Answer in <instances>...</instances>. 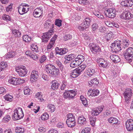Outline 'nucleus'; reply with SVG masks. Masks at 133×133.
<instances>
[{
    "label": "nucleus",
    "mask_w": 133,
    "mask_h": 133,
    "mask_svg": "<svg viewBox=\"0 0 133 133\" xmlns=\"http://www.w3.org/2000/svg\"><path fill=\"white\" fill-rule=\"evenodd\" d=\"M45 70L47 73L51 76L56 77L59 73V70L56 68L55 66L51 64H48L45 66Z\"/></svg>",
    "instance_id": "f257e3e1"
},
{
    "label": "nucleus",
    "mask_w": 133,
    "mask_h": 133,
    "mask_svg": "<svg viewBox=\"0 0 133 133\" xmlns=\"http://www.w3.org/2000/svg\"><path fill=\"white\" fill-rule=\"evenodd\" d=\"M66 122L68 127L72 128L76 124L75 117L72 114H69L67 115Z\"/></svg>",
    "instance_id": "f03ea898"
},
{
    "label": "nucleus",
    "mask_w": 133,
    "mask_h": 133,
    "mask_svg": "<svg viewBox=\"0 0 133 133\" xmlns=\"http://www.w3.org/2000/svg\"><path fill=\"white\" fill-rule=\"evenodd\" d=\"M24 116V113L22 108L17 107L14 110L12 117L14 119L17 120L22 118Z\"/></svg>",
    "instance_id": "7ed1b4c3"
},
{
    "label": "nucleus",
    "mask_w": 133,
    "mask_h": 133,
    "mask_svg": "<svg viewBox=\"0 0 133 133\" xmlns=\"http://www.w3.org/2000/svg\"><path fill=\"white\" fill-rule=\"evenodd\" d=\"M16 71L18 75L21 77H24L27 74L28 70L25 66L19 65L16 67Z\"/></svg>",
    "instance_id": "20e7f679"
},
{
    "label": "nucleus",
    "mask_w": 133,
    "mask_h": 133,
    "mask_svg": "<svg viewBox=\"0 0 133 133\" xmlns=\"http://www.w3.org/2000/svg\"><path fill=\"white\" fill-rule=\"evenodd\" d=\"M29 6L28 5H22L18 7V12L21 15H23L29 10Z\"/></svg>",
    "instance_id": "39448f33"
},
{
    "label": "nucleus",
    "mask_w": 133,
    "mask_h": 133,
    "mask_svg": "<svg viewBox=\"0 0 133 133\" xmlns=\"http://www.w3.org/2000/svg\"><path fill=\"white\" fill-rule=\"evenodd\" d=\"M105 12L106 16L110 18H114L116 15V11L114 8L108 9L105 11Z\"/></svg>",
    "instance_id": "423d86ee"
},
{
    "label": "nucleus",
    "mask_w": 133,
    "mask_h": 133,
    "mask_svg": "<svg viewBox=\"0 0 133 133\" xmlns=\"http://www.w3.org/2000/svg\"><path fill=\"white\" fill-rule=\"evenodd\" d=\"M132 89L130 88H127L124 92V95L125 102L128 103L132 96Z\"/></svg>",
    "instance_id": "0eeeda50"
},
{
    "label": "nucleus",
    "mask_w": 133,
    "mask_h": 133,
    "mask_svg": "<svg viewBox=\"0 0 133 133\" xmlns=\"http://www.w3.org/2000/svg\"><path fill=\"white\" fill-rule=\"evenodd\" d=\"M76 94V91L75 90H68L64 93V97L66 98H73Z\"/></svg>",
    "instance_id": "6e6552de"
},
{
    "label": "nucleus",
    "mask_w": 133,
    "mask_h": 133,
    "mask_svg": "<svg viewBox=\"0 0 133 133\" xmlns=\"http://www.w3.org/2000/svg\"><path fill=\"white\" fill-rule=\"evenodd\" d=\"M121 42L120 41H115L111 44V47L115 50V51H117L121 50Z\"/></svg>",
    "instance_id": "1a4fd4ad"
},
{
    "label": "nucleus",
    "mask_w": 133,
    "mask_h": 133,
    "mask_svg": "<svg viewBox=\"0 0 133 133\" xmlns=\"http://www.w3.org/2000/svg\"><path fill=\"white\" fill-rule=\"evenodd\" d=\"M90 49L92 52L96 53L101 52V49L98 45L93 43H90L89 44Z\"/></svg>",
    "instance_id": "9d476101"
},
{
    "label": "nucleus",
    "mask_w": 133,
    "mask_h": 133,
    "mask_svg": "<svg viewBox=\"0 0 133 133\" xmlns=\"http://www.w3.org/2000/svg\"><path fill=\"white\" fill-rule=\"evenodd\" d=\"M123 55L125 58L128 59L130 57L133 56V48L129 47L123 53Z\"/></svg>",
    "instance_id": "9b49d317"
},
{
    "label": "nucleus",
    "mask_w": 133,
    "mask_h": 133,
    "mask_svg": "<svg viewBox=\"0 0 133 133\" xmlns=\"http://www.w3.org/2000/svg\"><path fill=\"white\" fill-rule=\"evenodd\" d=\"M126 127L128 131L133 130V120L131 119L128 120L125 123Z\"/></svg>",
    "instance_id": "f8f14e48"
},
{
    "label": "nucleus",
    "mask_w": 133,
    "mask_h": 133,
    "mask_svg": "<svg viewBox=\"0 0 133 133\" xmlns=\"http://www.w3.org/2000/svg\"><path fill=\"white\" fill-rule=\"evenodd\" d=\"M97 62L99 63V66L100 67L106 68L108 66V63L106 61L102 58H99L97 60Z\"/></svg>",
    "instance_id": "ddd939ff"
},
{
    "label": "nucleus",
    "mask_w": 133,
    "mask_h": 133,
    "mask_svg": "<svg viewBox=\"0 0 133 133\" xmlns=\"http://www.w3.org/2000/svg\"><path fill=\"white\" fill-rule=\"evenodd\" d=\"M132 17V14L128 11H125L122 14L120 17L124 19H129Z\"/></svg>",
    "instance_id": "4468645a"
},
{
    "label": "nucleus",
    "mask_w": 133,
    "mask_h": 133,
    "mask_svg": "<svg viewBox=\"0 0 133 133\" xmlns=\"http://www.w3.org/2000/svg\"><path fill=\"white\" fill-rule=\"evenodd\" d=\"M38 77V71L33 70L30 75V81L33 82H34L37 79Z\"/></svg>",
    "instance_id": "2eb2a0df"
},
{
    "label": "nucleus",
    "mask_w": 133,
    "mask_h": 133,
    "mask_svg": "<svg viewBox=\"0 0 133 133\" xmlns=\"http://www.w3.org/2000/svg\"><path fill=\"white\" fill-rule=\"evenodd\" d=\"M43 11L42 9L36 8L34 11L33 15L35 17H40L42 15Z\"/></svg>",
    "instance_id": "dca6fc26"
},
{
    "label": "nucleus",
    "mask_w": 133,
    "mask_h": 133,
    "mask_svg": "<svg viewBox=\"0 0 133 133\" xmlns=\"http://www.w3.org/2000/svg\"><path fill=\"white\" fill-rule=\"evenodd\" d=\"M57 36L55 35L54 36L51 38L49 43L47 46V50H50L54 45L55 41L57 38Z\"/></svg>",
    "instance_id": "f3484780"
},
{
    "label": "nucleus",
    "mask_w": 133,
    "mask_h": 133,
    "mask_svg": "<svg viewBox=\"0 0 133 133\" xmlns=\"http://www.w3.org/2000/svg\"><path fill=\"white\" fill-rule=\"evenodd\" d=\"M56 54L63 55L66 53L68 51V50L65 48L59 49L58 47L56 48Z\"/></svg>",
    "instance_id": "a211bd4d"
},
{
    "label": "nucleus",
    "mask_w": 133,
    "mask_h": 133,
    "mask_svg": "<svg viewBox=\"0 0 133 133\" xmlns=\"http://www.w3.org/2000/svg\"><path fill=\"white\" fill-rule=\"evenodd\" d=\"M121 4L125 7H130L133 5V1L131 0H126L121 2Z\"/></svg>",
    "instance_id": "6ab92c4d"
},
{
    "label": "nucleus",
    "mask_w": 133,
    "mask_h": 133,
    "mask_svg": "<svg viewBox=\"0 0 133 133\" xmlns=\"http://www.w3.org/2000/svg\"><path fill=\"white\" fill-rule=\"evenodd\" d=\"M86 72L88 76L91 77L95 74V71L93 68L89 67L86 69Z\"/></svg>",
    "instance_id": "aec40b11"
},
{
    "label": "nucleus",
    "mask_w": 133,
    "mask_h": 133,
    "mask_svg": "<svg viewBox=\"0 0 133 133\" xmlns=\"http://www.w3.org/2000/svg\"><path fill=\"white\" fill-rule=\"evenodd\" d=\"M110 58L112 61L115 63L121 61L119 57L116 55H111L110 56Z\"/></svg>",
    "instance_id": "412c9836"
},
{
    "label": "nucleus",
    "mask_w": 133,
    "mask_h": 133,
    "mask_svg": "<svg viewBox=\"0 0 133 133\" xmlns=\"http://www.w3.org/2000/svg\"><path fill=\"white\" fill-rule=\"evenodd\" d=\"M86 119L84 116L81 115L78 117V124L83 125L86 123Z\"/></svg>",
    "instance_id": "4be33fe9"
},
{
    "label": "nucleus",
    "mask_w": 133,
    "mask_h": 133,
    "mask_svg": "<svg viewBox=\"0 0 133 133\" xmlns=\"http://www.w3.org/2000/svg\"><path fill=\"white\" fill-rule=\"evenodd\" d=\"M107 120L109 123H112V124H118V121L116 118L111 117L108 118Z\"/></svg>",
    "instance_id": "5701e85b"
},
{
    "label": "nucleus",
    "mask_w": 133,
    "mask_h": 133,
    "mask_svg": "<svg viewBox=\"0 0 133 133\" xmlns=\"http://www.w3.org/2000/svg\"><path fill=\"white\" fill-rule=\"evenodd\" d=\"M81 73L77 68L74 70L71 74V76L73 78L77 77Z\"/></svg>",
    "instance_id": "b1692460"
},
{
    "label": "nucleus",
    "mask_w": 133,
    "mask_h": 133,
    "mask_svg": "<svg viewBox=\"0 0 133 133\" xmlns=\"http://www.w3.org/2000/svg\"><path fill=\"white\" fill-rule=\"evenodd\" d=\"M52 85L51 86V88L54 90H55L57 89L59 86V84L57 81L56 80L52 81L51 82Z\"/></svg>",
    "instance_id": "393cba45"
},
{
    "label": "nucleus",
    "mask_w": 133,
    "mask_h": 133,
    "mask_svg": "<svg viewBox=\"0 0 133 133\" xmlns=\"http://www.w3.org/2000/svg\"><path fill=\"white\" fill-rule=\"evenodd\" d=\"M4 98L7 101L11 102L13 100V97L12 95L7 94L4 96Z\"/></svg>",
    "instance_id": "a878e982"
},
{
    "label": "nucleus",
    "mask_w": 133,
    "mask_h": 133,
    "mask_svg": "<svg viewBox=\"0 0 133 133\" xmlns=\"http://www.w3.org/2000/svg\"><path fill=\"white\" fill-rule=\"evenodd\" d=\"M84 57L83 56L81 55H78L75 59L78 63H79V64H80L84 61Z\"/></svg>",
    "instance_id": "bb28decb"
},
{
    "label": "nucleus",
    "mask_w": 133,
    "mask_h": 133,
    "mask_svg": "<svg viewBox=\"0 0 133 133\" xmlns=\"http://www.w3.org/2000/svg\"><path fill=\"white\" fill-rule=\"evenodd\" d=\"M48 111L51 113L55 111V107L54 105L51 104H49L47 106Z\"/></svg>",
    "instance_id": "cd10ccee"
},
{
    "label": "nucleus",
    "mask_w": 133,
    "mask_h": 133,
    "mask_svg": "<svg viewBox=\"0 0 133 133\" xmlns=\"http://www.w3.org/2000/svg\"><path fill=\"white\" fill-rule=\"evenodd\" d=\"M8 66V65L6 62L3 61L1 62L0 64V72L5 70Z\"/></svg>",
    "instance_id": "c85d7f7f"
},
{
    "label": "nucleus",
    "mask_w": 133,
    "mask_h": 133,
    "mask_svg": "<svg viewBox=\"0 0 133 133\" xmlns=\"http://www.w3.org/2000/svg\"><path fill=\"white\" fill-rule=\"evenodd\" d=\"M99 83L98 81L96 78H95L91 80L90 83H89V87H91L92 84L97 85Z\"/></svg>",
    "instance_id": "c756f323"
},
{
    "label": "nucleus",
    "mask_w": 133,
    "mask_h": 133,
    "mask_svg": "<svg viewBox=\"0 0 133 133\" xmlns=\"http://www.w3.org/2000/svg\"><path fill=\"white\" fill-rule=\"evenodd\" d=\"M12 32L15 37H20L21 36V33L18 30L16 29L12 30Z\"/></svg>",
    "instance_id": "7c9ffc66"
},
{
    "label": "nucleus",
    "mask_w": 133,
    "mask_h": 133,
    "mask_svg": "<svg viewBox=\"0 0 133 133\" xmlns=\"http://www.w3.org/2000/svg\"><path fill=\"white\" fill-rule=\"evenodd\" d=\"M23 40L25 42L29 43L31 42V38L28 35H26L23 36Z\"/></svg>",
    "instance_id": "2f4dec72"
},
{
    "label": "nucleus",
    "mask_w": 133,
    "mask_h": 133,
    "mask_svg": "<svg viewBox=\"0 0 133 133\" xmlns=\"http://www.w3.org/2000/svg\"><path fill=\"white\" fill-rule=\"evenodd\" d=\"M30 48L31 50L33 51L37 52L38 51V47L36 43L31 44Z\"/></svg>",
    "instance_id": "473e14b6"
},
{
    "label": "nucleus",
    "mask_w": 133,
    "mask_h": 133,
    "mask_svg": "<svg viewBox=\"0 0 133 133\" xmlns=\"http://www.w3.org/2000/svg\"><path fill=\"white\" fill-rule=\"evenodd\" d=\"M50 37V36H48L46 33H45L43 34V35L42 36V40L43 42H47Z\"/></svg>",
    "instance_id": "72a5a7b5"
},
{
    "label": "nucleus",
    "mask_w": 133,
    "mask_h": 133,
    "mask_svg": "<svg viewBox=\"0 0 133 133\" xmlns=\"http://www.w3.org/2000/svg\"><path fill=\"white\" fill-rule=\"evenodd\" d=\"M79 65H80L79 63H78L75 59L70 63V66L71 68H75Z\"/></svg>",
    "instance_id": "f704fd0d"
},
{
    "label": "nucleus",
    "mask_w": 133,
    "mask_h": 133,
    "mask_svg": "<svg viewBox=\"0 0 133 133\" xmlns=\"http://www.w3.org/2000/svg\"><path fill=\"white\" fill-rule=\"evenodd\" d=\"M81 99L82 102V104L85 107L88 105L87 100L86 98L84 97L83 96H81L80 97Z\"/></svg>",
    "instance_id": "c9c22d12"
},
{
    "label": "nucleus",
    "mask_w": 133,
    "mask_h": 133,
    "mask_svg": "<svg viewBox=\"0 0 133 133\" xmlns=\"http://www.w3.org/2000/svg\"><path fill=\"white\" fill-rule=\"evenodd\" d=\"M15 131L19 133H23L24 132V130L23 128L18 127L16 128Z\"/></svg>",
    "instance_id": "e433bc0d"
},
{
    "label": "nucleus",
    "mask_w": 133,
    "mask_h": 133,
    "mask_svg": "<svg viewBox=\"0 0 133 133\" xmlns=\"http://www.w3.org/2000/svg\"><path fill=\"white\" fill-rule=\"evenodd\" d=\"M51 23V22L50 20H47L45 21L44 24V28L46 29H48Z\"/></svg>",
    "instance_id": "4c0bfd02"
},
{
    "label": "nucleus",
    "mask_w": 133,
    "mask_h": 133,
    "mask_svg": "<svg viewBox=\"0 0 133 133\" xmlns=\"http://www.w3.org/2000/svg\"><path fill=\"white\" fill-rule=\"evenodd\" d=\"M41 117L42 120L45 121L48 119L49 115L46 112H45L41 116Z\"/></svg>",
    "instance_id": "58836bf2"
},
{
    "label": "nucleus",
    "mask_w": 133,
    "mask_h": 133,
    "mask_svg": "<svg viewBox=\"0 0 133 133\" xmlns=\"http://www.w3.org/2000/svg\"><path fill=\"white\" fill-rule=\"evenodd\" d=\"M16 79L15 77L11 78L9 80L8 82L9 83L13 84L14 85H16Z\"/></svg>",
    "instance_id": "ea45409f"
},
{
    "label": "nucleus",
    "mask_w": 133,
    "mask_h": 133,
    "mask_svg": "<svg viewBox=\"0 0 133 133\" xmlns=\"http://www.w3.org/2000/svg\"><path fill=\"white\" fill-rule=\"evenodd\" d=\"M91 114L92 116H96L98 115L100 113L97 110V109H93L91 112Z\"/></svg>",
    "instance_id": "a19ab883"
},
{
    "label": "nucleus",
    "mask_w": 133,
    "mask_h": 133,
    "mask_svg": "<svg viewBox=\"0 0 133 133\" xmlns=\"http://www.w3.org/2000/svg\"><path fill=\"white\" fill-rule=\"evenodd\" d=\"M86 66L87 65H86L82 64L77 68V69L81 74V72L85 69Z\"/></svg>",
    "instance_id": "79ce46f5"
},
{
    "label": "nucleus",
    "mask_w": 133,
    "mask_h": 133,
    "mask_svg": "<svg viewBox=\"0 0 133 133\" xmlns=\"http://www.w3.org/2000/svg\"><path fill=\"white\" fill-rule=\"evenodd\" d=\"M91 124L92 126H94L96 120L97 118L94 117H91L90 118Z\"/></svg>",
    "instance_id": "37998d69"
},
{
    "label": "nucleus",
    "mask_w": 133,
    "mask_h": 133,
    "mask_svg": "<svg viewBox=\"0 0 133 133\" xmlns=\"http://www.w3.org/2000/svg\"><path fill=\"white\" fill-rule=\"evenodd\" d=\"M15 52L11 51L6 55V57L7 58L12 57L15 56Z\"/></svg>",
    "instance_id": "c03bdc74"
},
{
    "label": "nucleus",
    "mask_w": 133,
    "mask_h": 133,
    "mask_svg": "<svg viewBox=\"0 0 133 133\" xmlns=\"http://www.w3.org/2000/svg\"><path fill=\"white\" fill-rule=\"evenodd\" d=\"M113 34L112 32H110L107 34L105 36V38L107 41L110 40L112 37Z\"/></svg>",
    "instance_id": "a18cd8bd"
},
{
    "label": "nucleus",
    "mask_w": 133,
    "mask_h": 133,
    "mask_svg": "<svg viewBox=\"0 0 133 133\" xmlns=\"http://www.w3.org/2000/svg\"><path fill=\"white\" fill-rule=\"evenodd\" d=\"M91 26L93 32H95V31H96L98 28V25L96 23H94Z\"/></svg>",
    "instance_id": "49530a36"
},
{
    "label": "nucleus",
    "mask_w": 133,
    "mask_h": 133,
    "mask_svg": "<svg viewBox=\"0 0 133 133\" xmlns=\"http://www.w3.org/2000/svg\"><path fill=\"white\" fill-rule=\"evenodd\" d=\"M11 119V117L9 115H7L5 116L3 119V121L4 122H8Z\"/></svg>",
    "instance_id": "de8ad7c7"
},
{
    "label": "nucleus",
    "mask_w": 133,
    "mask_h": 133,
    "mask_svg": "<svg viewBox=\"0 0 133 133\" xmlns=\"http://www.w3.org/2000/svg\"><path fill=\"white\" fill-rule=\"evenodd\" d=\"M74 56L73 55L70 54L67 56H65V58L67 61H69L72 60L74 58Z\"/></svg>",
    "instance_id": "09e8293b"
},
{
    "label": "nucleus",
    "mask_w": 133,
    "mask_h": 133,
    "mask_svg": "<svg viewBox=\"0 0 133 133\" xmlns=\"http://www.w3.org/2000/svg\"><path fill=\"white\" fill-rule=\"evenodd\" d=\"M92 97L97 96L99 93V91L97 90H92Z\"/></svg>",
    "instance_id": "8fccbe9b"
},
{
    "label": "nucleus",
    "mask_w": 133,
    "mask_h": 133,
    "mask_svg": "<svg viewBox=\"0 0 133 133\" xmlns=\"http://www.w3.org/2000/svg\"><path fill=\"white\" fill-rule=\"evenodd\" d=\"M79 3L84 5H87L88 4V1L86 0H79Z\"/></svg>",
    "instance_id": "3c124183"
},
{
    "label": "nucleus",
    "mask_w": 133,
    "mask_h": 133,
    "mask_svg": "<svg viewBox=\"0 0 133 133\" xmlns=\"http://www.w3.org/2000/svg\"><path fill=\"white\" fill-rule=\"evenodd\" d=\"M94 15L99 18L103 19L104 18L103 16L101 15L99 12L95 11L94 12Z\"/></svg>",
    "instance_id": "603ef678"
},
{
    "label": "nucleus",
    "mask_w": 133,
    "mask_h": 133,
    "mask_svg": "<svg viewBox=\"0 0 133 133\" xmlns=\"http://www.w3.org/2000/svg\"><path fill=\"white\" fill-rule=\"evenodd\" d=\"M66 85L67 82L65 81H63L62 84H61V90H64L66 88Z\"/></svg>",
    "instance_id": "864d4df0"
},
{
    "label": "nucleus",
    "mask_w": 133,
    "mask_h": 133,
    "mask_svg": "<svg viewBox=\"0 0 133 133\" xmlns=\"http://www.w3.org/2000/svg\"><path fill=\"white\" fill-rule=\"evenodd\" d=\"M3 19L4 20H6L7 21H10L11 20L10 17L8 15L5 14L4 15L2 16Z\"/></svg>",
    "instance_id": "5fc2aeb1"
},
{
    "label": "nucleus",
    "mask_w": 133,
    "mask_h": 133,
    "mask_svg": "<svg viewBox=\"0 0 133 133\" xmlns=\"http://www.w3.org/2000/svg\"><path fill=\"white\" fill-rule=\"evenodd\" d=\"M24 91L25 95H28L29 94L30 90L28 87H26L24 88Z\"/></svg>",
    "instance_id": "6e6d98bb"
},
{
    "label": "nucleus",
    "mask_w": 133,
    "mask_h": 133,
    "mask_svg": "<svg viewBox=\"0 0 133 133\" xmlns=\"http://www.w3.org/2000/svg\"><path fill=\"white\" fill-rule=\"evenodd\" d=\"M24 80L21 79L20 78H17L16 79V85L22 83L24 82Z\"/></svg>",
    "instance_id": "4d7b16f0"
},
{
    "label": "nucleus",
    "mask_w": 133,
    "mask_h": 133,
    "mask_svg": "<svg viewBox=\"0 0 133 133\" xmlns=\"http://www.w3.org/2000/svg\"><path fill=\"white\" fill-rule=\"evenodd\" d=\"M91 130V129L89 127H87L85 128L84 130H82L81 133H89Z\"/></svg>",
    "instance_id": "13d9d810"
},
{
    "label": "nucleus",
    "mask_w": 133,
    "mask_h": 133,
    "mask_svg": "<svg viewBox=\"0 0 133 133\" xmlns=\"http://www.w3.org/2000/svg\"><path fill=\"white\" fill-rule=\"evenodd\" d=\"M123 44L125 47H128L129 44V40L128 39H124V40Z\"/></svg>",
    "instance_id": "bf43d9fd"
},
{
    "label": "nucleus",
    "mask_w": 133,
    "mask_h": 133,
    "mask_svg": "<svg viewBox=\"0 0 133 133\" xmlns=\"http://www.w3.org/2000/svg\"><path fill=\"white\" fill-rule=\"evenodd\" d=\"M91 21V20L90 18L89 17H87L85 18L83 20V22L87 23L89 25H90V23Z\"/></svg>",
    "instance_id": "052dcab7"
},
{
    "label": "nucleus",
    "mask_w": 133,
    "mask_h": 133,
    "mask_svg": "<svg viewBox=\"0 0 133 133\" xmlns=\"http://www.w3.org/2000/svg\"><path fill=\"white\" fill-rule=\"evenodd\" d=\"M62 21L61 20L57 19L56 20L55 22V24L57 26L60 27L61 25Z\"/></svg>",
    "instance_id": "680f3d73"
},
{
    "label": "nucleus",
    "mask_w": 133,
    "mask_h": 133,
    "mask_svg": "<svg viewBox=\"0 0 133 133\" xmlns=\"http://www.w3.org/2000/svg\"><path fill=\"white\" fill-rule=\"evenodd\" d=\"M72 38V36L70 35H67L64 37V40L66 41L71 39Z\"/></svg>",
    "instance_id": "e2e57ef3"
},
{
    "label": "nucleus",
    "mask_w": 133,
    "mask_h": 133,
    "mask_svg": "<svg viewBox=\"0 0 133 133\" xmlns=\"http://www.w3.org/2000/svg\"><path fill=\"white\" fill-rule=\"evenodd\" d=\"M83 36L85 40L87 41V42H89L91 38L88 35L85 34H83Z\"/></svg>",
    "instance_id": "0e129e2a"
},
{
    "label": "nucleus",
    "mask_w": 133,
    "mask_h": 133,
    "mask_svg": "<svg viewBox=\"0 0 133 133\" xmlns=\"http://www.w3.org/2000/svg\"><path fill=\"white\" fill-rule=\"evenodd\" d=\"M82 25V23L80 25H79L78 27V28L79 30L81 31H83L84 30L86 29L84 26V25Z\"/></svg>",
    "instance_id": "69168bd1"
},
{
    "label": "nucleus",
    "mask_w": 133,
    "mask_h": 133,
    "mask_svg": "<svg viewBox=\"0 0 133 133\" xmlns=\"http://www.w3.org/2000/svg\"><path fill=\"white\" fill-rule=\"evenodd\" d=\"M30 57L31 58L35 60H36L38 59V57L36 55V54H32L31 55V57Z\"/></svg>",
    "instance_id": "338daca9"
},
{
    "label": "nucleus",
    "mask_w": 133,
    "mask_h": 133,
    "mask_svg": "<svg viewBox=\"0 0 133 133\" xmlns=\"http://www.w3.org/2000/svg\"><path fill=\"white\" fill-rule=\"evenodd\" d=\"M13 4H10L6 8V11L7 12L10 11L12 10Z\"/></svg>",
    "instance_id": "774afa93"
}]
</instances>
